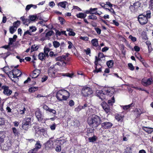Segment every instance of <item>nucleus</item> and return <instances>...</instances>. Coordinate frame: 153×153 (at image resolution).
<instances>
[{"label": "nucleus", "instance_id": "1", "mask_svg": "<svg viewBox=\"0 0 153 153\" xmlns=\"http://www.w3.org/2000/svg\"><path fill=\"white\" fill-rule=\"evenodd\" d=\"M102 87H100L99 89L96 91L97 96L102 100L105 98L106 95L111 97L115 91V90L112 88L105 87L102 89Z\"/></svg>", "mask_w": 153, "mask_h": 153}, {"label": "nucleus", "instance_id": "2", "mask_svg": "<svg viewBox=\"0 0 153 153\" xmlns=\"http://www.w3.org/2000/svg\"><path fill=\"white\" fill-rule=\"evenodd\" d=\"M100 117L94 114L88 117L87 122L88 125L93 128H96L101 123Z\"/></svg>", "mask_w": 153, "mask_h": 153}, {"label": "nucleus", "instance_id": "3", "mask_svg": "<svg viewBox=\"0 0 153 153\" xmlns=\"http://www.w3.org/2000/svg\"><path fill=\"white\" fill-rule=\"evenodd\" d=\"M151 12L148 11L144 13V15L140 14L139 15L138 17V20L141 25H144L146 24L148 21V18L151 17Z\"/></svg>", "mask_w": 153, "mask_h": 153}, {"label": "nucleus", "instance_id": "4", "mask_svg": "<svg viewBox=\"0 0 153 153\" xmlns=\"http://www.w3.org/2000/svg\"><path fill=\"white\" fill-rule=\"evenodd\" d=\"M70 96L69 93L65 90H61L58 91L56 97L59 101L66 100Z\"/></svg>", "mask_w": 153, "mask_h": 153}, {"label": "nucleus", "instance_id": "5", "mask_svg": "<svg viewBox=\"0 0 153 153\" xmlns=\"http://www.w3.org/2000/svg\"><path fill=\"white\" fill-rule=\"evenodd\" d=\"M18 66V65L15 66L14 69L12 70V72H10L8 75L9 77L13 81L14 80V79L17 78L18 77L20 76L22 74L21 71L16 69Z\"/></svg>", "mask_w": 153, "mask_h": 153}, {"label": "nucleus", "instance_id": "6", "mask_svg": "<svg viewBox=\"0 0 153 153\" xmlns=\"http://www.w3.org/2000/svg\"><path fill=\"white\" fill-rule=\"evenodd\" d=\"M93 93L92 89L89 87L84 86L81 89V94L84 97H88L90 96Z\"/></svg>", "mask_w": 153, "mask_h": 153}, {"label": "nucleus", "instance_id": "7", "mask_svg": "<svg viewBox=\"0 0 153 153\" xmlns=\"http://www.w3.org/2000/svg\"><path fill=\"white\" fill-rule=\"evenodd\" d=\"M12 146V142L10 140H8L4 143L3 146L0 145L1 148L4 150H8Z\"/></svg>", "mask_w": 153, "mask_h": 153}, {"label": "nucleus", "instance_id": "8", "mask_svg": "<svg viewBox=\"0 0 153 153\" xmlns=\"http://www.w3.org/2000/svg\"><path fill=\"white\" fill-rule=\"evenodd\" d=\"M153 83V80L152 78L148 79H143L142 80V83L144 86H146L151 84Z\"/></svg>", "mask_w": 153, "mask_h": 153}, {"label": "nucleus", "instance_id": "9", "mask_svg": "<svg viewBox=\"0 0 153 153\" xmlns=\"http://www.w3.org/2000/svg\"><path fill=\"white\" fill-rule=\"evenodd\" d=\"M54 66L53 65L50 67L48 71V73L49 75L52 77L54 78L56 77L55 74V71L54 69Z\"/></svg>", "mask_w": 153, "mask_h": 153}, {"label": "nucleus", "instance_id": "10", "mask_svg": "<svg viewBox=\"0 0 153 153\" xmlns=\"http://www.w3.org/2000/svg\"><path fill=\"white\" fill-rule=\"evenodd\" d=\"M36 117L39 121H41L43 119V114L39 109H37L35 113Z\"/></svg>", "mask_w": 153, "mask_h": 153}, {"label": "nucleus", "instance_id": "11", "mask_svg": "<svg viewBox=\"0 0 153 153\" xmlns=\"http://www.w3.org/2000/svg\"><path fill=\"white\" fill-rule=\"evenodd\" d=\"M2 88L3 90V93L7 96L10 95L12 93V91L9 89V87L6 86H3L2 87Z\"/></svg>", "mask_w": 153, "mask_h": 153}, {"label": "nucleus", "instance_id": "12", "mask_svg": "<svg viewBox=\"0 0 153 153\" xmlns=\"http://www.w3.org/2000/svg\"><path fill=\"white\" fill-rule=\"evenodd\" d=\"M101 105L103 109L106 113H107L109 112L110 111V108L108 105L105 102H102L101 103Z\"/></svg>", "mask_w": 153, "mask_h": 153}, {"label": "nucleus", "instance_id": "13", "mask_svg": "<svg viewBox=\"0 0 153 153\" xmlns=\"http://www.w3.org/2000/svg\"><path fill=\"white\" fill-rule=\"evenodd\" d=\"M40 70L37 69L35 70L30 75V76L32 78H35L37 77L40 73Z\"/></svg>", "mask_w": 153, "mask_h": 153}, {"label": "nucleus", "instance_id": "14", "mask_svg": "<svg viewBox=\"0 0 153 153\" xmlns=\"http://www.w3.org/2000/svg\"><path fill=\"white\" fill-rule=\"evenodd\" d=\"M112 124L110 122H105L101 124L102 127L105 129H108L112 126Z\"/></svg>", "mask_w": 153, "mask_h": 153}, {"label": "nucleus", "instance_id": "15", "mask_svg": "<svg viewBox=\"0 0 153 153\" xmlns=\"http://www.w3.org/2000/svg\"><path fill=\"white\" fill-rule=\"evenodd\" d=\"M104 55L103 53H99L98 54V58L97 56H95V65H97L98 62L101 59L104 58Z\"/></svg>", "mask_w": 153, "mask_h": 153}, {"label": "nucleus", "instance_id": "16", "mask_svg": "<svg viewBox=\"0 0 153 153\" xmlns=\"http://www.w3.org/2000/svg\"><path fill=\"white\" fill-rule=\"evenodd\" d=\"M20 19L22 21L23 24L27 26H28L30 22V20L25 18L24 16L21 17Z\"/></svg>", "mask_w": 153, "mask_h": 153}, {"label": "nucleus", "instance_id": "17", "mask_svg": "<svg viewBox=\"0 0 153 153\" xmlns=\"http://www.w3.org/2000/svg\"><path fill=\"white\" fill-rule=\"evenodd\" d=\"M73 74H71L69 73L63 74V73H59L56 74V77H60L61 76H67L70 77H72L73 76Z\"/></svg>", "mask_w": 153, "mask_h": 153}, {"label": "nucleus", "instance_id": "18", "mask_svg": "<svg viewBox=\"0 0 153 153\" xmlns=\"http://www.w3.org/2000/svg\"><path fill=\"white\" fill-rule=\"evenodd\" d=\"M68 56L67 55H63L62 56H59L57 57L56 58V59L57 61H59L60 62H65V61L66 60V59L68 58Z\"/></svg>", "mask_w": 153, "mask_h": 153}, {"label": "nucleus", "instance_id": "19", "mask_svg": "<svg viewBox=\"0 0 153 153\" xmlns=\"http://www.w3.org/2000/svg\"><path fill=\"white\" fill-rule=\"evenodd\" d=\"M5 137L4 133L3 131H0V145L4 142V139Z\"/></svg>", "mask_w": 153, "mask_h": 153}, {"label": "nucleus", "instance_id": "20", "mask_svg": "<svg viewBox=\"0 0 153 153\" xmlns=\"http://www.w3.org/2000/svg\"><path fill=\"white\" fill-rule=\"evenodd\" d=\"M45 146L46 148H52L53 147V142L52 141H48L45 143Z\"/></svg>", "mask_w": 153, "mask_h": 153}, {"label": "nucleus", "instance_id": "21", "mask_svg": "<svg viewBox=\"0 0 153 153\" xmlns=\"http://www.w3.org/2000/svg\"><path fill=\"white\" fill-rule=\"evenodd\" d=\"M46 57H47V56L43 53H40L38 56L39 59L41 60H45Z\"/></svg>", "mask_w": 153, "mask_h": 153}, {"label": "nucleus", "instance_id": "22", "mask_svg": "<svg viewBox=\"0 0 153 153\" xmlns=\"http://www.w3.org/2000/svg\"><path fill=\"white\" fill-rule=\"evenodd\" d=\"M142 128L144 131L149 134H151L153 131V128H151L143 127Z\"/></svg>", "mask_w": 153, "mask_h": 153}, {"label": "nucleus", "instance_id": "23", "mask_svg": "<svg viewBox=\"0 0 153 153\" xmlns=\"http://www.w3.org/2000/svg\"><path fill=\"white\" fill-rule=\"evenodd\" d=\"M91 42L92 45L94 46L97 47L99 46L98 40L96 39H92L91 41Z\"/></svg>", "mask_w": 153, "mask_h": 153}, {"label": "nucleus", "instance_id": "24", "mask_svg": "<svg viewBox=\"0 0 153 153\" xmlns=\"http://www.w3.org/2000/svg\"><path fill=\"white\" fill-rule=\"evenodd\" d=\"M31 118L30 117H26L23 120V122L30 125L31 124Z\"/></svg>", "mask_w": 153, "mask_h": 153}, {"label": "nucleus", "instance_id": "25", "mask_svg": "<svg viewBox=\"0 0 153 153\" xmlns=\"http://www.w3.org/2000/svg\"><path fill=\"white\" fill-rule=\"evenodd\" d=\"M76 16L78 18L83 19L86 17V15L82 13H80L78 14H77Z\"/></svg>", "mask_w": 153, "mask_h": 153}, {"label": "nucleus", "instance_id": "26", "mask_svg": "<svg viewBox=\"0 0 153 153\" xmlns=\"http://www.w3.org/2000/svg\"><path fill=\"white\" fill-rule=\"evenodd\" d=\"M134 105L133 103H131L130 104L125 105H122L121 107L123 108L124 110H127L130 107H132Z\"/></svg>", "mask_w": 153, "mask_h": 153}, {"label": "nucleus", "instance_id": "27", "mask_svg": "<svg viewBox=\"0 0 153 153\" xmlns=\"http://www.w3.org/2000/svg\"><path fill=\"white\" fill-rule=\"evenodd\" d=\"M50 51V49L48 47H45L44 48V53L46 55L47 57L49 56L48 53Z\"/></svg>", "mask_w": 153, "mask_h": 153}, {"label": "nucleus", "instance_id": "28", "mask_svg": "<svg viewBox=\"0 0 153 153\" xmlns=\"http://www.w3.org/2000/svg\"><path fill=\"white\" fill-rule=\"evenodd\" d=\"M68 2L66 1H62L59 3L58 4V5L60 6L61 7L65 8L66 7V5L68 4Z\"/></svg>", "mask_w": 153, "mask_h": 153}, {"label": "nucleus", "instance_id": "29", "mask_svg": "<svg viewBox=\"0 0 153 153\" xmlns=\"http://www.w3.org/2000/svg\"><path fill=\"white\" fill-rule=\"evenodd\" d=\"M107 65L109 68H111L114 65V62L112 60H110L107 62Z\"/></svg>", "mask_w": 153, "mask_h": 153}, {"label": "nucleus", "instance_id": "30", "mask_svg": "<svg viewBox=\"0 0 153 153\" xmlns=\"http://www.w3.org/2000/svg\"><path fill=\"white\" fill-rule=\"evenodd\" d=\"M20 22L19 21H17L14 22L13 24V26L16 29L20 25Z\"/></svg>", "mask_w": 153, "mask_h": 153}, {"label": "nucleus", "instance_id": "31", "mask_svg": "<svg viewBox=\"0 0 153 153\" xmlns=\"http://www.w3.org/2000/svg\"><path fill=\"white\" fill-rule=\"evenodd\" d=\"M41 146L42 145L40 143V141H37L35 144V148L38 150L41 148Z\"/></svg>", "mask_w": 153, "mask_h": 153}, {"label": "nucleus", "instance_id": "32", "mask_svg": "<svg viewBox=\"0 0 153 153\" xmlns=\"http://www.w3.org/2000/svg\"><path fill=\"white\" fill-rule=\"evenodd\" d=\"M29 20L31 21H33L36 20L38 18L36 16L31 15L29 16Z\"/></svg>", "mask_w": 153, "mask_h": 153}, {"label": "nucleus", "instance_id": "33", "mask_svg": "<svg viewBox=\"0 0 153 153\" xmlns=\"http://www.w3.org/2000/svg\"><path fill=\"white\" fill-rule=\"evenodd\" d=\"M141 3H142L139 1H137L134 3L133 4V5L135 7V8L137 9V8L140 6L141 4Z\"/></svg>", "mask_w": 153, "mask_h": 153}, {"label": "nucleus", "instance_id": "34", "mask_svg": "<svg viewBox=\"0 0 153 153\" xmlns=\"http://www.w3.org/2000/svg\"><path fill=\"white\" fill-rule=\"evenodd\" d=\"M67 31L69 32L68 34L69 36H74L76 34L75 33H74L71 29H67Z\"/></svg>", "mask_w": 153, "mask_h": 153}, {"label": "nucleus", "instance_id": "35", "mask_svg": "<svg viewBox=\"0 0 153 153\" xmlns=\"http://www.w3.org/2000/svg\"><path fill=\"white\" fill-rule=\"evenodd\" d=\"M12 130L13 133L14 134L15 136H18L19 133L18 132V130L16 129V128L13 127L12 128Z\"/></svg>", "mask_w": 153, "mask_h": 153}, {"label": "nucleus", "instance_id": "36", "mask_svg": "<svg viewBox=\"0 0 153 153\" xmlns=\"http://www.w3.org/2000/svg\"><path fill=\"white\" fill-rule=\"evenodd\" d=\"M53 45L55 48L59 47L60 45V43L56 41H54L53 43Z\"/></svg>", "mask_w": 153, "mask_h": 153}, {"label": "nucleus", "instance_id": "37", "mask_svg": "<svg viewBox=\"0 0 153 153\" xmlns=\"http://www.w3.org/2000/svg\"><path fill=\"white\" fill-rule=\"evenodd\" d=\"M38 89V88L36 87H32L29 89V91L30 92H33Z\"/></svg>", "mask_w": 153, "mask_h": 153}, {"label": "nucleus", "instance_id": "38", "mask_svg": "<svg viewBox=\"0 0 153 153\" xmlns=\"http://www.w3.org/2000/svg\"><path fill=\"white\" fill-rule=\"evenodd\" d=\"M97 139V137L95 136H94L92 137H90L88 138V140L89 142H94Z\"/></svg>", "mask_w": 153, "mask_h": 153}, {"label": "nucleus", "instance_id": "39", "mask_svg": "<svg viewBox=\"0 0 153 153\" xmlns=\"http://www.w3.org/2000/svg\"><path fill=\"white\" fill-rule=\"evenodd\" d=\"M29 125L22 122V127L23 129L25 130H27L28 128V127Z\"/></svg>", "mask_w": 153, "mask_h": 153}, {"label": "nucleus", "instance_id": "40", "mask_svg": "<svg viewBox=\"0 0 153 153\" xmlns=\"http://www.w3.org/2000/svg\"><path fill=\"white\" fill-rule=\"evenodd\" d=\"M16 29L13 26H11L10 28V32L11 34H13L16 30Z\"/></svg>", "mask_w": 153, "mask_h": 153}, {"label": "nucleus", "instance_id": "41", "mask_svg": "<svg viewBox=\"0 0 153 153\" xmlns=\"http://www.w3.org/2000/svg\"><path fill=\"white\" fill-rule=\"evenodd\" d=\"M88 19L92 20H96L97 19V17L94 14H91L88 16Z\"/></svg>", "mask_w": 153, "mask_h": 153}, {"label": "nucleus", "instance_id": "42", "mask_svg": "<svg viewBox=\"0 0 153 153\" xmlns=\"http://www.w3.org/2000/svg\"><path fill=\"white\" fill-rule=\"evenodd\" d=\"M38 48V47L35 45H32L31 47V51L32 52L33 51H36Z\"/></svg>", "mask_w": 153, "mask_h": 153}, {"label": "nucleus", "instance_id": "43", "mask_svg": "<svg viewBox=\"0 0 153 153\" xmlns=\"http://www.w3.org/2000/svg\"><path fill=\"white\" fill-rule=\"evenodd\" d=\"M97 9L96 8H90L89 10H87L86 12L87 13H90L91 14H94V13H93V10H96Z\"/></svg>", "mask_w": 153, "mask_h": 153}, {"label": "nucleus", "instance_id": "44", "mask_svg": "<svg viewBox=\"0 0 153 153\" xmlns=\"http://www.w3.org/2000/svg\"><path fill=\"white\" fill-rule=\"evenodd\" d=\"M129 9L131 12H136L137 9L133 5H131L129 7Z\"/></svg>", "mask_w": 153, "mask_h": 153}, {"label": "nucleus", "instance_id": "45", "mask_svg": "<svg viewBox=\"0 0 153 153\" xmlns=\"http://www.w3.org/2000/svg\"><path fill=\"white\" fill-rule=\"evenodd\" d=\"M56 64L57 65H59V66H64L66 65V63L65 62H62V61L60 62L59 61V62H56Z\"/></svg>", "mask_w": 153, "mask_h": 153}, {"label": "nucleus", "instance_id": "46", "mask_svg": "<svg viewBox=\"0 0 153 153\" xmlns=\"http://www.w3.org/2000/svg\"><path fill=\"white\" fill-rule=\"evenodd\" d=\"M15 41L14 40V39H12L11 38H10L9 39V42L8 43V45L9 46H10L12 45L13 43L15 42Z\"/></svg>", "mask_w": 153, "mask_h": 153}, {"label": "nucleus", "instance_id": "47", "mask_svg": "<svg viewBox=\"0 0 153 153\" xmlns=\"http://www.w3.org/2000/svg\"><path fill=\"white\" fill-rule=\"evenodd\" d=\"M123 117L120 114H117L115 116V119L118 121L121 120Z\"/></svg>", "mask_w": 153, "mask_h": 153}, {"label": "nucleus", "instance_id": "48", "mask_svg": "<svg viewBox=\"0 0 153 153\" xmlns=\"http://www.w3.org/2000/svg\"><path fill=\"white\" fill-rule=\"evenodd\" d=\"M115 102V100L114 97H113L111 100H108V103L110 105H112Z\"/></svg>", "mask_w": 153, "mask_h": 153}, {"label": "nucleus", "instance_id": "49", "mask_svg": "<svg viewBox=\"0 0 153 153\" xmlns=\"http://www.w3.org/2000/svg\"><path fill=\"white\" fill-rule=\"evenodd\" d=\"M96 65L95 68V70H94L93 71L94 73H98L99 72H100L101 71V68H97V65Z\"/></svg>", "mask_w": 153, "mask_h": 153}, {"label": "nucleus", "instance_id": "50", "mask_svg": "<svg viewBox=\"0 0 153 153\" xmlns=\"http://www.w3.org/2000/svg\"><path fill=\"white\" fill-rule=\"evenodd\" d=\"M53 33V32L51 31H48L47 33L46 34L45 37L46 38H49V37L51 36Z\"/></svg>", "mask_w": 153, "mask_h": 153}, {"label": "nucleus", "instance_id": "51", "mask_svg": "<svg viewBox=\"0 0 153 153\" xmlns=\"http://www.w3.org/2000/svg\"><path fill=\"white\" fill-rule=\"evenodd\" d=\"M128 66L129 69L131 71H133L134 69V67L133 65L131 63H129L128 64Z\"/></svg>", "mask_w": 153, "mask_h": 153}, {"label": "nucleus", "instance_id": "52", "mask_svg": "<svg viewBox=\"0 0 153 153\" xmlns=\"http://www.w3.org/2000/svg\"><path fill=\"white\" fill-rule=\"evenodd\" d=\"M29 28V30L31 32H34L36 30V28L35 26L30 27Z\"/></svg>", "mask_w": 153, "mask_h": 153}, {"label": "nucleus", "instance_id": "53", "mask_svg": "<svg viewBox=\"0 0 153 153\" xmlns=\"http://www.w3.org/2000/svg\"><path fill=\"white\" fill-rule=\"evenodd\" d=\"M68 43L69 45L68 47V48L69 49H71L73 47H74L73 44L71 42L68 41Z\"/></svg>", "mask_w": 153, "mask_h": 153}, {"label": "nucleus", "instance_id": "54", "mask_svg": "<svg viewBox=\"0 0 153 153\" xmlns=\"http://www.w3.org/2000/svg\"><path fill=\"white\" fill-rule=\"evenodd\" d=\"M125 151L126 153H131V149L130 147H128L125 149Z\"/></svg>", "mask_w": 153, "mask_h": 153}, {"label": "nucleus", "instance_id": "55", "mask_svg": "<svg viewBox=\"0 0 153 153\" xmlns=\"http://www.w3.org/2000/svg\"><path fill=\"white\" fill-rule=\"evenodd\" d=\"M128 38L130 39L133 42H135L137 40V38L134 37H133L132 36L130 35L129 36Z\"/></svg>", "mask_w": 153, "mask_h": 153}, {"label": "nucleus", "instance_id": "56", "mask_svg": "<svg viewBox=\"0 0 153 153\" xmlns=\"http://www.w3.org/2000/svg\"><path fill=\"white\" fill-rule=\"evenodd\" d=\"M61 147L60 146H56L55 148V150L57 152H59L61 151Z\"/></svg>", "mask_w": 153, "mask_h": 153}, {"label": "nucleus", "instance_id": "57", "mask_svg": "<svg viewBox=\"0 0 153 153\" xmlns=\"http://www.w3.org/2000/svg\"><path fill=\"white\" fill-rule=\"evenodd\" d=\"M59 22H60V23L61 24H64L65 21V19L62 17H59Z\"/></svg>", "mask_w": 153, "mask_h": 153}, {"label": "nucleus", "instance_id": "58", "mask_svg": "<svg viewBox=\"0 0 153 153\" xmlns=\"http://www.w3.org/2000/svg\"><path fill=\"white\" fill-rule=\"evenodd\" d=\"M56 127V125L55 123H54L52 125L50 126V128L51 130H55Z\"/></svg>", "mask_w": 153, "mask_h": 153}, {"label": "nucleus", "instance_id": "59", "mask_svg": "<svg viewBox=\"0 0 153 153\" xmlns=\"http://www.w3.org/2000/svg\"><path fill=\"white\" fill-rule=\"evenodd\" d=\"M48 111L50 113H53V114H55L56 113V111L55 110L53 109H52L50 108H49Z\"/></svg>", "mask_w": 153, "mask_h": 153}, {"label": "nucleus", "instance_id": "60", "mask_svg": "<svg viewBox=\"0 0 153 153\" xmlns=\"http://www.w3.org/2000/svg\"><path fill=\"white\" fill-rule=\"evenodd\" d=\"M111 23L114 24L116 26H118L119 25V23L116 21L115 20H113L112 21V22H111Z\"/></svg>", "mask_w": 153, "mask_h": 153}, {"label": "nucleus", "instance_id": "61", "mask_svg": "<svg viewBox=\"0 0 153 153\" xmlns=\"http://www.w3.org/2000/svg\"><path fill=\"white\" fill-rule=\"evenodd\" d=\"M82 109H83V107L82 106H79L77 108H75V110L77 111H79Z\"/></svg>", "mask_w": 153, "mask_h": 153}, {"label": "nucleus", "instance_id": "62", "mask_svg": "<svg viewBox=\"0 0 153 153\" xmlns=\"http://www.w3.org/2000/svg\"><path fill=\"white\" fill-rule=\"evenodd\" d=\"M95 30L98 34H100L101 33V30L98 27L95 28Z\"/></svg>", "mask_w": 153, "mask_h": 153}, {"label": "nucleus", "instance_id": "63", "mask_svg": "<svg viewBox=\"0 0 153 153\" xmlns=\"http://www.w3.org/2000/svg\"><path fill=\"white\" fill-rule=\"evenodd\" d=\"M69 105L70 106H73L74 105V101L72 100H71L69 102Z\"/></svg>", "mask_w": 153, "mask_h": 153}, {"label": "nucleus", "instance_id": "64", "mask_svg": "<svg viewBox=\"0 0 153 153\" xmlns=\"http://www.w3.org/2000/svg\"><path fill=\"white\" fill-rule=\"evenodd\" d=\"M150 1L149 7L151 9H153V0H150Z\"/></svg>", "mask_w": 153, "mask_h": 153}]
</instances>
